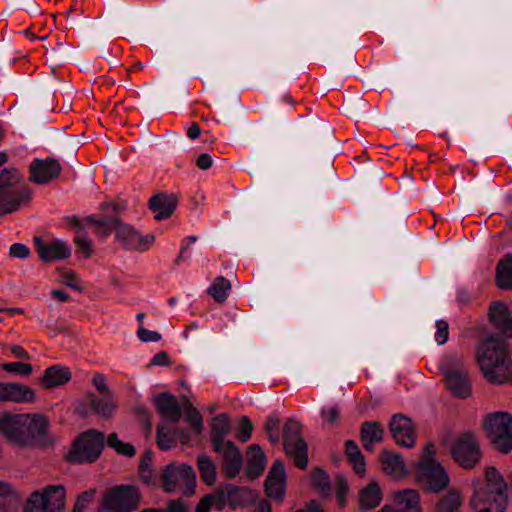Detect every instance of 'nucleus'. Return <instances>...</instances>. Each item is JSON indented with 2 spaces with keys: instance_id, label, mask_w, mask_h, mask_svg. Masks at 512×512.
Here are the masks:
<instances>
[{
  "instance_id": "1",
  "label": "nucleus",
  "mask_w": 512,
  "mask_h": 512,
  "mask_svg": "<svg viewBox=\"0 0 512 512\" xmlns=\"http://www.w3.org/2000/svg\"><path fill=\"white\" fill-rule=\"evenodd\" d=\"M476 360L485 379L492 384L512 383L511 356L508 342L489 337L476 347Z\"/></svg>"
},
{
  "instance_id": "2",
  "label": "nucleus",
  "mask_w": 512,
  "mask_h": 512,
  "mask_svg": "<svg viewBox=\"0 0 512 512\" xmlns=\"http://www.w3.org/2000/svg\"><path fill=\"white\" fill-rule=\"evenodd\" d=\"M473 494L470 505L476 512H506L508 504L507 484L501 473L492 466L485 469L484 480L472 482Z\"/></svg>"
},
{
  "instance_id": "3",
  "label": "nucleus",
  "mask_w": 512,
  "mask_h": 512,
  "mask_svg": "<svg viewBox=\"0 0 512 512\" xmlns=\"http://www.w3.org/2000/svg\"><path fill=\"white\" fill-rule=\"evenodd\" d=\"M87 220L100 228L97 235L102 238L106 237L111 229H115L117 241L126 249L145 251L155 240L154 235H141L132 226L120 223L117 220L96 218L94 216L88 217Z\"/></svg>"
},
{
  "instance_id": "4",
  "label": "nucleus",
  "mask_w": 512,
  "mask_h": 512,
  "mask_svg": "<svg viewBox=\"0 0 512 512\" xmlns=\"http://www.w3.org/2000/svg\"><path fill=\"white\" fill-rule=\"evenodd\" d=\"M439 369L444 377L446 388L453 396L462 399L471 396V380L462 357L457 354L445 356L440 362Z\"/></svg>"
},
{
  "instance_id": "5",
  "label": "nucleus",
  "mask_w": 512,
  "mask_h": 512,
  "mask_svg": "<svg viewBox=\"0 0 512 512\" xmlns=\"http://www.w3.org/2000/svg\"><path fill=\"white\" fill-rule=\"evenodd\" d=\"M436 449L428 443L423 450V460L416 466L417 481L427 490L438 492L449 484V476L443 466L434 459Z\"/></svg>"
},
{
  "instance_id": "6",
  "label": "nucleus",
  "mask_w": 512,
  "mask_h": 512,
  "mask_svg": "<svg viewBox=\"0 0 512 512\" xmlns=\"http://www.w3.org/2000/svg\"><path fill=\"white\" fill-rule=\"evenodd\" d=\"M66 488L62 484L46 485L34 490L23 505V512H64Z\"/></svg>"
},
{
  "instance_id": "7",
  "label": "nucleus",
  "mask_w": 512,
  "mask_h": 512,
  "mask_svg": "<svg viewBox=\"0 0 512 512\" xmlns=\"http://www.w3.org/2000/svg\"><path fill=\"white\" fill-rule=\"evenodd\" d=\"M483 427L493 446L502 453L512 450V416L503 411L489 413Z\"/></svg>"
},
{
  "instance_id": "8",
  "label": "nucleus",
  "mask_w": 512,
  "mask_h": 512,
  "mask_svg": "<svg viewBox=\"0 0 512 512\" xmlns=\"http://www.w3.org/2000/svg\"><path fill=\"white\" fill-rule=\"evenodd\" d=\"M105 436L96 430H89L78 437L68 453L73 463H90L99 458L104 447Z\"/></svg>"
},
{
  "instance_id": "9",
  "label": "nucleus",
  "mask_w": 512,
  "mask_h": 512,
  "mask_svg": "<svg viewBox=\"0 0 512 512\" xmlns=\"http://www.w3.org/2000/svg\"><path fill=\"white\" fill-rule=\"evenodd\" d=\"M196 474L193 468L186 464H170L163 472L164 490L168 493L182 491L186 495L194 492Z\"/></svg>"
},
{
  "instance_id": "10",
  "label": "nucleus",
  "mask_w": 512,
  "mask_h": 512,
  "mask_svg": "<svg viewBox=\"0 0 512 512\" xmlns=\"http://www.w3.org/2000/svg\"><path fill=\"white\" fill-rule=\"evenodd\" d=\"M301 423L291 418L284 425V449L297 466L305 468L308 464V447L300 436Z\"/></svg>"
},
{
  "instance_id": "11",
  "label": "nucleus",
  "mask_w": 512,
  "mask_h": 512,
  "mask_svg": "<svg viewBox=\"0 0 512 512\" xmlns=\"http://www.w3.org/2000/svg\"><path fill=\"white\" fill-rule=\"evenodd\" d=\"M452 456L463 468L474 467L481 459L479 443L470 433L461 435L454 443Z\"/></svg>"
},
{
  "instance_id": "12",
  "label": "nucleus",
  "mask_w": 512,
  "mask_h": 512,
  "mask_svg": "<svg viewBox=\"0 0 512 512\" xmlns=\"http://www.w3.org/2000/svg\"><path fill=\"white\" fill-rule=\"evenodd\" d=\"M138 490L129 485L113 488L105 499V506L112 512H132L138 506Z\"/></svg>"
},
{
  "instance_id": "13",
  "label": "nucleus",
  "mask_w": 512,
  "mask_h": 512,
  "mask_svg": "<svg viewBox=\"0 0 512 512\" xmlns=\"http://www.w3.org/2000/svg\"><path fill=\"white\" fill-rule=\"evenodd\" d=\"M489 319L494 328L501 334L496 338L493 335L485 337L483 340L492 337L495 340H505L512 337V317L506 304L502 302H493L489 307Z\"/></svg>"
},
{
  "instance_id": "14",
  "label": "nucleus",
  "mask_w": 512,
  "mask_h": 512,
  "mask_svg": "<svg viewBox=\"0 0 512 512\" xmlns=\"http://www.w3.org/2000/svg\"><path fill=\"white\" fill-rule=\"evenodd\" d=\"M62 167L58 160L53 158L34 159L30 166V180L37 184H46L57 178Z\"/></svg>"
},
{
  "instance_id": "15",
  "label": "nucleus",
  "mask_w": 512,
  "mask_h": 512,
  "mask_svg": "<svg viewBox=\"0 0 512 512\" xmlns=\"http://www.w3.org/2000/svg\"><path fill=\"white\" fill-rule=\"evenodd\" d=\"M23 414L3 413L0 415V432L17 445H26Z\"/></svg>"
},
{
  "instance_id": "16",
  "label": "nucleus",
  "mask_w": 512,
  "mask_h": 512,
  "mask_svg": "<svg viewBox=\"0 0 512 512\" xmlns=\"http://www.w3.org/2000/svg\"><path fill=\"white\" fill-rule=\"evenodd\" d=\"M34 242L39 257L45 262L66 259L71 255V247L61 239L44 241L36 237Z\"/></svg>"
},
{
  "instance_id": "17",
  "label": "nucleus",
  "mask_w": 512,
  "mask_h": 512,
  "mask_svg": "<svg viewBox=\"0 0 512 512\" xmlns=\"http://www.w3.org/2000/svg\"><path fill=\"white\" fill-rule=\"evenodd\" d=\"M36 399V391L25 384L0 382V402L33 403Z\"/></svg>"
},
{
  "instance_id": "18",
  "label": "nucleus",
  "mask_w": 512,
  "mask_h": 512,
  "mask_svg": "<svg viewBox=\"0 0 512 512\" xmlns=\"http://www.w3.org/2000/svg\"><path fill=\"white\" fill-rule=\"evenodd\" d=\"M390 432L396 443L405 448L413 447L415 443V429L410 418L404 415H395L390 423Z\"/></svg>"
},
{
  "instance_id": "19",
  "label": "nucleus",
  "mask_w": 512,
  "mask_h": 512,
  "mask_svg": "<svg viewBox=\"0 0 512 512\" xmlns=\"http://www.w3.org/2000/svg\"><path fill=\"white\" fill-rule=\"evenodd\" d=\"M267 496L281 501L286 492V471L281 461H275L265 481Z\"/></svg>"
},
{
  "instance_id": "20",
  "label": "nucleus",
  "mask_w": 512,
  "mask_h": 512,
  "mask_svg": "<svg viewBox=\"0 0 512 512\" xmlns=\"http://www.w3.org/2000/svg\"><path fill=\"white\" fill-rule=\"evenodd\" d=\"M30 197L31 193L27 188L0 190V216L17 211Z\"/></svg>"
},
{
  "instance_id": "21",
  "label": "nucleus",
  "mask_w": 512,
  "mask_h": 512,
  "mask_svg": "<svg viewBox=\"0 0 512 512\" xmlns=\"http://www.w3.org/2000/svg\"><path fill=\"white\" fill-rule=\"evenodd\" d=\"M221 455L223 460V469L229 478H234L239 474L242 468V456L239 449L231 441H226L220 451H215Z\"/></svg>"
},
{
  "instance_id": "22",
  "label": "nucleus",
  "mask_w": 512,
  "mask_h": 512,
  "mask_svg": "<svg viewBox=\"0 0 512 512\" xmlns=\"http://www.w3.org/2000/svg\"><path fill=\"white\" fill-rule=\"evenodd\" d=\"M154 405L165 421L177 423L180 420L181 410L174 396L160 394L154 398Z\"/></svg>"
},
{
  "instance_id": "23",
  "label": "nucleus",
  "mask_w": 512,
  "mask_h": 512,
  "mask_svg": "<svg viewBox=\"0 0 512 512\" xmlns=\"http://www.w3.org/2000/svg\"><path fill=\"white\" fill-rule=\"evenodd\" d=\"M23 421L25 422L27 444L31 439L44 436L48 432L49 423L47 418L42 414L24 413Z\"/></svg>"
},
{
  "instance_id": "24",
  "label": "nucleus",
  "mask_w": 512,
  "mask_h": 512,
  "mask_svg": "<svg viewBox=\"0 0 512 512\" xmlns=\"http://www.w3.org/2000/svg\"><path fill=\"white\" fill-rule=\"evenodd\" d=\"M381 463L384 473L393 479H401L408 475V469L399 454L383 451Z\"/></svg>"
},
{
  "instance_id": "25",
  "label": "nucleus",
  "mask_w": 512,
  "mask_h": 512,
  "mask_svg": "<svg viewBox=\"0 0 512 512\" xmlns=\"http://www.w3.org/2000/svg\"><path fill=\"white\" fill-rule=\"evenodd\" d=\"M398 512H421L420 498L416 490L404 489L393 495Z\"/></svg>"
},
{
  "instance_id": "26",
  "label": "nucleus",
  "mask_w": 512,
  "mask_h": 512,
  "mask_svg": "<svg viewBox=\"0 0 512 512\" xmlns=\"http://www.w3.org/2000/svg\"><path fill=\"white\" fill-rule=\"evenodd\" d=\"M71 380L70 370L62 365H53L47 368L41 380L44 388L50 389L62 386Z\"/></svg>"
},
{
  "instance_id": "27",
  "label": "nucleus",
  "mask_w": 512,
  "mask_h": 512,
  "mask_svg": "<svg viewBox=\"0 0 512 512\" xmlns=\"http://www.w3.org/2000/svg\"><path fill=\"white\" fill-rule=\"evenodd\" d=\"M212 445L215 451H220L226 443L225 437L230 432L231 426L226 414H220L213 418L211 423Z\"/></svg>"
},
{
  "instance_id": "28",
  "label": "nucleus",
  "mask_w": 512,
  "mask_h": 512,
  "mask_svg": "<svg viewBox=\"0 0 512 512\" xmlns=\"http://www.w3.org/2000/svg\"><path fill=\"white\" fill-rule=\"evenodd\" d=\"M177 205L173 195H156L150 200V208L155 213V219L169 218Z\"/></svg>"
},
{
  "instance_id": "29",
  "label": "nucleus",
  "mask_w": 512,
  "mask_h": 512,
  "mask_svg": "<svg viewBox=\"0 0 512 512\" xmlns=\"http://www.w3.org/2000/svg\"><path fill=\"white\" fill-rule=\"evenodd\" d=\"M361 438L367 450H372L375 443L383 440V428L377 422H365L361 427Z\"/></svg>"
},
{
  "instance_id": "30",
  "label": "nucleus",
  "mask_w": 512,
  "mask_h": 512,
  "mask_svg": "<svg viewBox=\"0 0 512 512\" xmlns=\"http://www.w3.org/2000/svg\"><path fill=\"white\" fill-rule=\"evenodd\" d=\"M266 465V457L258 445H252L248 453L247 473L255 478L260 475Z\"/></svg>"
},
{
  "instance_id": "31",
  "label": "nucleus",
  "mask_w": 512,
  "mask_h": 512,
  "mask_svg": "<svg viewBox=\"0 0 512 512\" xmlns=\"http://www.w3.org/2000/svg\"><path fill=\"white\" fill-rule=\"evenodd\" d=\"M381 500L382 492L377 482H371L360 492V507L362 510L378 506Z\"/></svg>"
},
{
  "instance_id": "32",
  "label": "nucleus",
  "mask_w": 512,
  "mask_h": 512,
  "mask_svg": "<svg viewBox=\"0 0 512 512\" xmlns=\"http://www.w3.org/2000/svg\"><path fill=\"white\" fill-rule=\"evenodd\" d=\"M496 281L500 289L512 290V254L499 261Z\"/></svg>"
},
{
  "instance_id": "33",
  "label": "nucleus",
  "mask_w": 512,
  "mask_h": 512,
  "mask_svg": "<svg viewBox=\"0 0 512 512\" xmlns=\"http://www.w3.org/2000/svg\"><path fill=\"white\" fill-rule=\"evenodd\" d=\"M462 504L461 494L454 489L449 490L436 506L437 512H454Z\"/></svg>"
},
{
  "instance_id": "34",
  "label": "nucleus",
  "mask_w": 512,
  "mask_h": 512,
  "mask_svg": "<svg viewBox=\"0 0 512 512\" xmlns=\"http://www.w3.org/2000/svg\"><path fill=\"white\" fill-rule=\"evenodd\" d=\"M91 408L101 417H110L116 410V403L112 399V394H103V398L92 399Z\"/></svg>"
},
{
  "instance_id": "35",
  "label": "nucleus",
  "mask_w": 512,
  "mask_h": 512,
  "mask_svg": "<svg viewBox=\"0 0 512 512\" xmlns=\"http://www.w3.org/2000/svg\"><path fill=\"white\" fill-rule=\"evenodd\" d=\"M198 468L201 478L207 485H212L216 481V466L210 457L201 455L198 458Z\"/></svg>"
},
{
  "instance_id": "36",
  "label": "nucleus",
  "mask_w": 512,
  "mask_h": 512,
  "mask_svg": "<svg viewBox=\"0 0 512 512\" xmlns=\"http://www.w3.org/2000/svg\"><path fill=\"white\" fill-rule=\"evenodd\" d=\"M313 488L324 497L330 496L331 487L329 476L321 469H315L311 475Z\"/></svg>"
},
{
  "instance_id": "37",
  "label": "nucleus",
  "mask_w": 512,
  "mask_h": 512,
  "mask_svg": "<svg viewBox=\"0 0 512 512\" xmlns=\"http://www.w3.org/2000/svg\"><path fill=\"white\" fill-rule=\"evenodd\" d=\"M231 290L229 281L223 277H218L209 286L208 293L218 302H223Z\"/></svg>"
},
{
  "instance_id": "38",
  "label": "nucleus",
  "mask_w": 512,
  "mask_h": 512,
  "mask_svg": "<svg viewBox=\"0 0 512 512\" xmlns=\"http://www.w3.org/2000/svg\"><path fill=\"white\" fill-rule=\"evenodd\" d=\"M225 503L226 501L222 493L207 495L200 500L195 512H209L212 507L222 509Z\"/></svg>"
},
{
  "instance_id": "39",
  "label": "nucleus",
  "mask_w": 512,
  "mask_h": 512,
  "mask_svg": "<svg viewBox=\"0 0 512 512\" xmlns=\"http://www.w3.org/2000/svg\"><path fill=\"white\" fill-rule=\"evenodd\" d=\"M21 177L19 172L14 168H4L0 173V190L16 189Z\"/></svg>"
},
{
  "instance_id": "40",
  "label": "nucleus",
  "mask_w": 512,
  "mask_h": 512,
  "mask_svg": "<svg viewBox=\"0 0 512 512\" xmlns=\"http://www.w3.org/2000/svg\"><path fill=\"white\" fill-rule=\"evenodd\" d=\"M107 445L114 449L117 453L131 457L135 454L134 447L129 444L121 441L117 434H111L107 438Z\"/></svg>"
},
{
  "instance_id": "41",
  "label": "nucleus",
  "mask_w": 512,
  "mask_h": 512,
  "mask_svg": "<svg viewBox=\"0 0 512 512\" xmlns=\"http://www.w3.org/2000/svg\"><path fill=\"white\" fill-rule=\"evenodd\" d=\"M176 435L172 433L164 424L160 425L157 430V443L160 449L167 450L174 446Z\"/></svg>"
},
{
  "instance_id": "42",
  "label": "nucleus",
  "mask_w": 512,
  "mask_h": 512,
  "mask_svg": "<svg viewBox=\"0 0 512 512\" xmlns=\"http://www.w3.org/2000/svg\"><path fill=\"white\" fill-rule=\"evenodd\" d=\"M152 465V453L150 451H146L142 456L139 466V474L140 478L144 483H150L153 479L154 473L151 467Z\"/></svg>"
},
{
  "instance_id": "43",
  "label": "nucleus",
  "mask_w": 512,
  "mask_h": 512,
  "mask_svg": "<svg viewBox=\"0 0 512 512\" xmlns=\"http://www.w3.org/2000/svg\"><path fill=\"white\" fill-rule=\"evenodd\" d=\"M1 367L4 371L8 373L16 374L22 377L29 376L33 371V367L31 364L23 362L3 363Z\"/></svg>"
},
{
  "instance_id": "44",
  "label": "nucleus",
  "mask_w": 512,
  "mask_h": 512,
  "mask_svg": "<svg viewBox=\"0 0 512 512\" xmlns=\"http://www.w3.org/2000/svg\"><path fill=\"white\" fill-rule=\"evenodd\" d=\"M75 244L78 250L84 254L86 258L93 253L92 241L85 231H78L75 236Z\"/></svg>"
},
{
  "instance_id": "45",
  "label": "nucleus",
  "mask_w": 512,
  "mask_h": 512,
  "mask_svg": "<svg viewBox=\"0 0 512 512\" xmlns=\"http://www.w3.org/2000/svg\"><path fill=\"white\" fill-rule=\"evenodd\" d=\"M340 417V410L337 406H326L321 409V421L324 426H333Z\"/></svg>"
},
{
  "instance_id": "46",
  "label": "nucleus",
  "mask_w": 512,
  "mask_h": 512,
  "mask_svg": "<svg viewBox=\"0 0 512 512\" xmlns=\"http://www.w3.org/2000/svg\"><path fill=\"white\" fill-rule=\"evenodd\" d=\"M186 421L196 434L199 435L202 432L203 420L199 411H197L195 408H191L188 411Z\"/></svg>"
},
{
  "instance_id": "47",
  "label": "nucleus",
  "mask_w": 512,
  "mask_h": 512,
  "mask_svg": "<svg viewBox=\"0 0 512 512\" xmlns=\"http://www.w3.org/2000/svg\"><path fill=\"white\" fill-rule=\"evenodd\" d=\"M348 493L347 481L339 477L335 483V495L339 506L343 507L346 504V498Z\"/></svg>"
},
{
  "instance_id": "48",
  "label": "nucleus",
  "mask_w": 512,
  "mask_h": 512,
  "mask_svg": "<svg viewBox=\"0 0 512 512\" xmlns=\"http://www.w3.org/2000/svg\"><path fill=\"white\" fill-rule=\"evenodd\" d=\"M95 496L94 490L85 491L80 494L76 500L74 505L73 512H82L84 511L88 505L93 501Z\"/></svg>"
},
{
  "instance_id": "49",
  "label": "nucleus",
  "mask_w": 512,
  "mask_h": 512,
  "mask_svg": "<svg viewBox=\"0 0 512 512\" xmlns=\"http://www.w3.org/2000/svg\"><path fill=\"white\" fill-rule=\"evenodd\" d=\"M253 426L247 417H242L238 425V437L242 442H247L252 434Z\"/></svg>"
},
{
  "instance_id": "50",
  "label": "nucleus",
  "mask_w": 512,
  "mask_h": 512,
  "mask_svg": "<svg viewBox=\"0 0 512 512\" xmlns=\"http://www.w3.org/2000/svg\"><path fill=\"white\" fill-rule=\"evenodd\" d=\"M436 334H435V340L439 345H443L448 341V335H449V326L448 323L444 320H438L436 321Z\"/></svg>"
},
{
  "instance_id": "51",
  "label": "nucleus",
  "mask_w": 512,
  "mask_h": 512,
  "mask_svg": "<svg viewBox=\"0 0 512 512\" xmlns=\"http://www.w3.org/2000/svg\"><path fill=\"white\" fill-rule=\"evenodd\" d=\"M137 335L142 342H158L161 339V335L157 331L148 330L143 327V325L139 326L137 331Z\"/></svg>"
},
{
  "instance_id": "52",
  "label": "nucleus",
  "mask_w": 512,
  "mask_h": 512,
  "mask_svg": "<svg viewBox=\"0 0 512 512\" xmlns=\"http://www.w3.org/2000/svg\"><path fill=\"white\" fill-rule=\"evenodd\" d=\"M17 498L14 487L6 482L0 481V502Z\"/></svg>"
},
{
  "instance_id": "53",
  "label": "nucleus",
  "mask_w": 512,
  "mask_h": 512,
  "mask_svg": "<svg viewBox=\"0 0 512 512\" xmlns=\"http://www.w3.org/2000/svg\"><path fill=\"white\" fill-rule=\"evenodd\" d=\"M141 512H188L187 506L182 501H171L165 510L145 509Z\"/></svg>"
},
{
  "instance_id": "54",
  "label": "nucleus",
  "mask_w": 512,
  "mask_h": 512,
  "mask_svg": "<svg viewBox=\"0 0 512 512\" xmlns=\"http://www.w3.org/2000/svg\"><path fill=\"white\" fill-rule=\"evenodd\" d=\"M9 254L15 258L26 259L30 255V250L24 244L14 243L10 246Z\"/></svg>"
},
{
  "instance_id": "55",
  "label": "nucleus",
  "mask_w": 512,
  "mask_h": 512,
  "mask_svg": "<svg viewBox=\"0 0 512 512\" xmlns=\"http://www.w3.org/2000/svg\"><path fill=\"white\" fill-rule=\"evenodd\" d=\"M93 384L95 385V387L102 393V394H107V395H111V391L110 389L108 388L107 384H106V378L103 374L101 373H97L94 375L93 377V380H92Z\"/></svg>"
},
{
  "instance_id": "56",
  "label": "nucleus",
  "mask_w": 512,
  "mask_h": 512,
  "mask_svg": "<svg viewBox=\"0 0 512 512\" xmlns=\"http://www.w3.org/2000/svg\"><path fill=\"white\" fill-rule=\"evenodd\" d=\"M212 164L213 159L211 155L208 153H203L199 155L198 158L196 159V165L202 170L209 169L212 166Z\"/></svg>"
},
{
  "instance_id": "57",
  "label": "nucleus",
  "mask_w": 512,
  "mask_h": 512,
  "mask_svg": "<svg viewBox=\"0 0 512 512\" xmlns=\"http://www.w3.org/2000/svg\"><path fill=\"white\" fill-rule=\"evenodd\" d=\"M346 454L349 461L362 455L359 447L354 441L346 442Z\"/></svg>"
},
{
  "instance_id": "58",
  "label": "nucleus",
  "mask_w": 512,
  "mask_h": 512,
  "mask_svg": "<svg viewBox=\"0 0 512 512\" xmlns=\"http://www.w3.org/2000/svg\"><path fill=\"white\" fill-rule=\"evenodd\" d=\"M350 462L353 465L354 470H355V472L358 475H364L365 474L366 464H365V461H364V457L362 455L357 457V458H354V459L350 460Z\"/></svg>"
},
{
  "instance_id": "59",
  "label": "nucleus",
  "mask_w": 512,
  "mask_h": 512,
  "mask_svg": "<svg viewBox=\"0 0 512 512\" xmlns=\"http://www.w3.org/2000/svg\"><path fill=\"white\" fill-rule=\"evenodd\" d=\"M196 241H197L196 236H188L183 240V244H182V247L180 250V255H179L178 260L184 259L186 257L185 254H186L188 247L190 245L194 244Z\"/></svg>"
},
{
  "instance_id": "60",
  "label": "nucleus",
  "mask_w": 512,
  "mask_h": 512,
  "mask_svg": "<svg viewBox=\"0 0 512 512\" xmlns=\"http://www.w3.org/2000/svg\"><path fill=\"white\" fill-rule=\"evenodd\" d=\"M277 420L276 419H273V418H269L266 422V430L268 432V435H269V438L271 439V441L273 442H277L278 441V436H273L272 435V431L275 430L277 428Z\"/></svg>"
},
{
  "instance_id": "61",
  "label": "nucleus",
  "mask_w": 512,
  "mask_h": 512,
  "mask_svg": "<svg viewBox=\"0 0 512 512\" xmlns=\"http://www.w3.org/2000/svg\"><path fill=\"white\" fill-rule=\"evenodd\" d=\"M296 512H323V511L320 508V505L315 500H311L310 502L307 503V505L304 508L299 509Z\"/></svg>"
},
{
  "instance_id": "62",
  "label": "nucleus",
  "mask_w": 512,
  "mask_h": 512,
  "mask_svg": "<svg viewBox=\"0 0 512 512\" xmlns=\"http://www.w3.org/2000/svg\"><path fill=\"white\" fill-rule=\"evenodd\" d=\"M11 352L16 358H21V359H29L30 358L28 352L26 350H24L21 346H18V345L13 346L11 348Z\"/></svg>"
},
{
  "instance_id": "63",
  "label": "nucleus",
  "mask_w": 512,
  "mask_h": 512,
  "mask_svg": "<svg viewBox=\"0 0 512 512\" xmlns=\"http://www.w3.org/2000/svg\"><path fill=\"white\" fill-rule=\"evenodd\" d=\"M200 134V127L196 123H192L187 130L188 137L194 140L197 139L200 136Z\"/></svg>"
},
{
  "instance_id": "64",
  "label": "nucleus",
  "mask_w": 512,
  "mask_h": 512,
  "mask_svg": "<svg viewBox=\"0 0 512 512\" xmlns=\"http://www.w3.org/2000/svg\"><path fill=\"white\" fill-rule=\"evenodd\" d=\"M168 363V357L165 353H158L152 358L153 365H166Z\"/></svg>"
}]
</instances>
